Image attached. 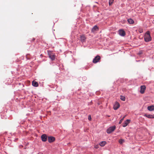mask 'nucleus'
I'll list each match as a JSON object with an SVG mask.
<instances>
[{
    "label": "nucleus",
    "mask_w": 154,
    "mask_h": 154,
    "mask_svg": "<svg viewBox=\"0 0 154 154\" xmlns=\"http://www.w3.org/2000/svg\"><path fill=\"white\" fill-rule=\"evenodd\" d=\"M145 41L146 42H148L151 40L152 38L150 36V32L147 31L145 34L144 37Z\"/></svg>",
    "instance_id": "obj_1"
},
{
    "label": "nucleus",
    "mask_w": 154,
    "mask_h": 154,
    "mask_svg": "<svg viewBox=\"0 0 154 154\" xmlns=\"http://www.w3.org/2000/svg\"><path fill=\"white\" fill-rule=\"evenodd\" d=\"M116 126H115L111 127L108 128L106 131L107 132L108 134H110L111 132H112L115 129Z\"/></svg>",
    "instance_id": "obj_2"
},
{
    "label": "nucleus",
    "mask_w": 154,
    "mask_h": 154,
    "mask_svg": "<svg viewBox=\"0 0 154 154\" xmlns=\"http://www.w3.org/2000/svg\"><path fill=\"white\" fill-rule=\"evenodd\" d=\"M100 59V57L99 56H97L93 59V62L94 63H95L99 61Z\"/></svg>",
    "instance_id": "obj_3"
},
{
    "label": "nucleus",
    "mask_w": 154,
    "mask_h": 154,
    "mask_svg": "<svg viewBox=\"0 0 154 154\" xmlns=\"http://www.w3.org/2000/svg\"><path fill=\"white\" fill-rule=\"evenodd\" d=\"M146 87L145 85L141 86L140 87V92L141 94H143L144 93L145 91L146 90Z\"/></svg>",
    "instance_id": "obj_4"
},
{
    "label": "nucleus",
    "mask_w": 154,
    "mask_h": 154,
    "mask_svg": "<svg viewBox=\"0 0 154 154\" xmlns=\"http://www.w3.org/2000/svg\"><path fill=\"white\" fill-rule=\"evenodd\" d=\"M48 140L49 143H52L55 140L54 137L52 136H49L48 137Z\"/></svg>",
    "instance_id": "obj_5"
},
{
    "label": "nucleus",
    "mask_w": 154,
    "mask_h": 154,
    "mask_svg": "<svg viewBox=\"0 0 154 154\" xmlns=\"http://www.w3.org/2000/svg\"><path fill=\"white\" fill-rule=\"evenodd\" d=\"M119 34L121 36H124L125 35V32L123 29H121L119 30Z\"/></svg>",
    "instance_id": "obj_6"
},
{
    "label": "nucleus",
    "mask_w": 154,
    "mask_h": 154,
    "mask_svg": "<svg viewBox=\"0 0 154 154\" xmlns=\"http://www.w3.org/2000/svg\"><path fill=\"white\" fill-rule=\"evenodd\" d=\"M120 106V104L118 102H116L114 105L113 108L115 110L117 109Z\"/></svg>",
    "instance_id": "obj_7"
},
{
    "label": "nucleus",
    "mask_w": 154,
    "mask_h": 154,
    "mask_svg": "<svg viewBox=\"0 0 154 154\" xmlns=\"http://www.w3.org/2000/svg\"><path fill=\"white\" fill-rule=\"evenodd\" d=\"M130 120L129 119L126 120L124 123L122 124V126L123 127H125L128 124L130 123Z\"/></svg>",
    "instance_id": "obj_8"
},
{
    "label": "nucleus",
    "mask_w": 154,
    "mask_h": 154,
    "mask_svg": "<svg viewBox=\"0 0 154 154\" xmlns=\"http://www.w3.org/2000/svg\"><path fill=\"white\" fill-rule=\"evenodd\" d=\"M49 57L52 60H54L55 58V55L52 53H50L49 54Z\"/></svg>",
    "instance_id": "obj_9"
},
{
    "label": "nucleus",
    "mask_w": 154,
    "mask_h": 154,
    "mask_svg": "<svg viewBox=\"0 0 154 154\" xmlns=\"http://www.w3.org/2000/svg\"><path fill=\"white\" fill-rule=\"evenodd\" d=\"M81 41L83 42H85L86 38L85 35H83L81 36Z\"/></svg>",
    "instance_id": "obj_10"
},
{
    "label": "nucleus",
    "mask_w": 154,
    "mask_h": 154,
    "mask_svg": "<svg viewBox=\"0 0 154 154\" xmlns=\"http://www.w3.org/2000/svg\"><path fill=\"white\" fill-rule=\"evenodd\" d=\"M41 138L43 141H45L47 139V135H41Z\"/></svg>",
    "instance_id": "obj_11"
},
{
    "label": "nucleus",
    "mask_w": 154,
    "mask_h": 154,
    "mask_svg": "<svg viewBox=\"0 0 154 154\" xmlns=\"http://www.w3.org/2000/svg\"><path fill=\"white\" fill-rule=\"evenodd\" d=\"M145 116L149 118H154V115L145 114Z\"/></svg>",
    "instance_id": "obj_12"
},
{
    "label": "nucleus",
    "mask_w": 154,
    "mask_h": 154,
    "mask_svg": "<svg viewBox=\"0 0 154 154\" xmlns=\"http://www.w3.org/2000/svg\"><path fill=\"white\" fill-rule=\"evenodd\" d=\"M148 109L150 111L154 110V106L153 105L148 106L147 107Z\"/></svg>",
    "instance_id": "obj_13"
},
{
    "label": "nucleus",
    "mask_w": 154,
    "mask_h": 154,
    "mask_svg": "<svg viewBox=\"0 0 154 154\" xmlns=\"http://www.w3.org/2000/svg\"><path fill=\"white\" fill-rule=\"evenodd\" d=\"M32 84V85L34 87H37L38 86V82L35 81H33Z\"/></svg>",
    "instance_id": "obj_14"
},
{
    "label": "nucleus",
    "mask_w": 154,
    "mask_h": 154,
    "mask_svg": "<svg viewBox=\"0 0 154 154\" xmlns=\"http://www.w3.org/2000/svg\"><path fill=\"white\" fill-rule=\"evenodd\" d=\"M106 143L105 141H101L99 143V145L101 146H103L106 144Z\"/></svg>",
    "instance_id": "obj_15"
},
{
    "label": "nucleus",
    "mask_w": 154,
    "mask_h": 154,
    "mask_svg": "<svg viewBox=\"0 0 154 154\" xmlns=\"http://www.w3.org/2000/svg\"><path fill=\"white\" fill-rule=\"evenodd\" d=\"M128 21L130 24H132L134 23V20L131 19H128Z\"/></svg>",
    "instance_id": "obj_16"
},
{
    "label": "nucleus",
    "mask_w": 154,
    "mask_h": 154,
    "mask_svg": "<svg viewBox=\"0 0 154 154\" xmlns=\"http://www.w3.org/2000/svg\"><path fill=\"white\" fill-rule=\"evenodd\" d=\"M98 28L97 26H95L92 29V31L94 32L96 31V30Z\"/></svg>",
    "instance_id": "obj_17"
},
{
    "label": "nucleus",
    "mask_w": 154,
    "mask_h": 154,
    "mask_svg": "<svg viewBox=\"0 0 154 154\" xmlns=\"http://www.w3.org/2000/svg\"><path fill=\"white\" fill-rule=\"evenodd\" d=\"M114 0H109V5H111L113 3Z\"/></svg>",
    "instance_id": "obj_18"
},
{
    "label": "nucleus",
    "mask_w": 154,
    "mask_h": 154,
    "mask_svg": "<svg viewBox=\"0 0 154 154\" xmlns=\"http://www.w3.org/2000/svg\"><path fill=\"white\" fill-rule=\"evenodd\" d=\"M124 142V140L123 139H121L119 140V142L120 144H122Z\"/></svg>",
    "instance_id": "obj_19"
},
{
    "label": "nucleus",
    "mask_w": 154,
    "mask_h": 154,
    "mask_svg": "<svg viewBox=\"0 0 154 154\" xmlns=\"http://www.w3.org/2000/svg\"><path fill=\"white\" fill-rule=\"evenodd\" d=\"M120 99L122 100L125 101V97L124 96H121Z\"/></svg>",
    "instance_id": "obj_20"
},
{
    "label": "nucleus",
    "mask_w": 154,
    "mask_h": 154,
    "mask_svg": "<svg viewBox=\"0 0 154 154\" xmlns=\"http://www.w3.org/2000/svg\"><path fill=\"white\" fill-rule=\"evenodd\" d=\"M125 116H124L121 120H120V121L119 122V124H120L122 123V122L123 121V120L124 118H125Z\"/></svg>",
    "instance_id": "obj_21"
},
{
    "label": "nucleus",
    "mask_w": 154,
    "mask_h": 154,
    "mask_svg": "<svg viewBox=\"0 0 154 154\" xmlns=\"http://www.w3.org/2000/svg\"><path fill=\"white\" fill-rule=\"evenodd\" d=\"M35 40V38H32V39L30 38V41H34Z\"/></svg>",
    "instance_id": "obj_22"
},
{
    "label": "nucleus",
    "mask_w": 154,
    "mask_h": 154,
    "mask_svg": "<svg viewBox=\"0 0 154 154\" xmlns=\"http://www.w3.org/2000/svg\"><path fill=\"white\" fill-rule=\"evenodd\" d=\"M94 148L96 149H98L99 148V145H98L95 146Z\"/></svg>",
    "instance_id": "obj_23"
},
{
    "label": "nucleus",
    "mask_w": 154,
    "mask_h": 154,
    "mask_svg": "<svg viewBox=\"0 0 154 154\" xmlns=\"http://www.w3.org/2000/svg\"><path fill=\"white\" fill-rule=\"evenodd\" d=\"M88 120L90 121L91 120V117L90 115L88 116Z\"/></svg>",
    "instance_id": "obj_24"
},
{
    "label": "nucleus",
    "mask_w": 154,
    "mask_h": 154,
    "mask_svg": "<svg viewBox=\"0 0 154 154\" xmlns=\"http://www.w3.org/2000/svg\"><path fill=\"white\" fill-rule=\"evenodd\" d=\"M139 32H140V33H141L142 32H143V30H141L140 31H139Z\"/></svg>",
    "instance_id": "obj_25"
},
{
    "label": "nucleus",
    "mask_w": 154,
    "mask_h": 154,
    "mask_svg": "<svg viewBox=\"0 0 154 154\" xmlns=\"http://www.w3.org/2000/svg\"><path fill=\"white\" fill-rule=\"evenodd\" d=\"M43 135H46V134H43Z\"/></svg>",
    "instance_id": "obj_26"
}]
</instances>
